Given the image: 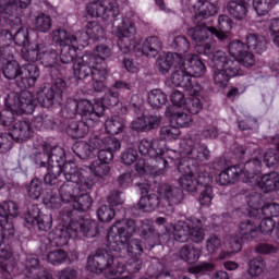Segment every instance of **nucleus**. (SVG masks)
Here are the masks:
<instances>
[{
  "label": "nucleus",
  "instance_id": "nucleus-1",
  "mask_svg": "<svg viewBox=\"0 0 279 279\" xmlns=\"http://www.w3.org/2000/svg\"><path fill=\"white\" fill-rule=\"evenodd\" d=\"M156 226H163L165 232L156 233L154 230V220L144 219L136 225L132 219L117 220L109 229L107 234V248H102L105 254L117 252L118 258L122 265H125L131 274L138 272L143 267V245L141 240L132 239L136 232L144 239L148 248L161 245L172 233L174 241L186 243L189 239L194 243H202L206 233H204V220L192 218L186 221H178L175 225L167 226V219L159 217L155 220Z\"/></svg>",
  "mask_w": 279,
  "mask_h": 279
},
{
  "label": "nucleus",
  "instance_id": "nucleus-2",
  "mask_svg": "<svg viewBox=\"0 0 279 279\" xmlns=\"http://www.w3.org/2000/svg\"><path fill=\"white\" fill-rule=\"evenodd\" d=\"M134 147L138 149L142 158L148 165L150 160L154 173H156V167L158 169H167L169 165L177 167L179 173H181L179 184L183 191L195 193L199 186H203L199 203L202 206H210L213 203V186H210L213 175L206 171L205 166H199V162L210 158V150L206 145L195 144L191 137L183 138L177 153L167 148V143L163 141L144 138Z\"/></svg>",
  "mask_w": 279,
  "mask_h": 279
},
{
  "label": "nucleus",
  "instance_id": "nucleus-3",
  "mask_svg": "<svg viewBox=\"0 0 279 279\" xmlns=\"http://www.w3.org/2000/svg\"><path fill=\"white\" fill-rule=\"evenodd\" d=\"M95 186V180L86 178V170L78 173L77 181H65L57 185L59 195H56V187L47 189L43 198L46 208L58 210L69 204L71 207H63L60 211V222L56 229L48 233L49 247H64L69 244V239H93L99 234L97 222L84 218L75 217V210L86 213L93 206V197L88 194Z\"/></svg>",
  "mask_w": 279,
  "mask_h": 279
},
{
  "label": "nucleus",
  "instance_id": "nucleus-4",
  "mask_svg": "<svg viewBox=\"0 0 279 279\" xmlns=\"http://www.w3.org/2000/svg\"><path fill=\"white\" fill-rule=\"evenodd\" d=\"M245 199L247 208L243 211V215H247L251 219H262L259 227L252 220L241 222L239 225V235L231 238L229 241L231 251H221L218 260H226V258H230L232 254L239 253L243 247V241L256 239L258 232H262V234H270V232H274V228H276L274 217H279L278 203L264 204L265 196L256 191L250 192Z\"/></svg>",
  "mask_w": 279,
  "mask_h": 279
},
{
  "label": "nucleus",
  "instance_id": "nucleus-5",
  "mask_svg": "<svg viewBox=\"0 0 279 279\" xmlns=\"http://www.w3.org/2000/svg\"><path fill=\"white\" fill-rule=\"evenodd\" d=\"M118 252L106 253L104 248H98L95 255H90L87 259V269L92 274H104L107 279H131L132 274L125 264H122L118 256ZM57 279H76L77 270L68 267L60 270L56 275ZM50 279H52L50 277Z\"/></svg>",
  "mask_w": 279,
  "mask_h": 279
},
{
  "label": "nucleus",
  "instance_id": "nucleus-6",
  "mask_svg": "<svg viewBox=\"0 0 279 279\" xmlns=\"http://www.w3.org/2000/svg\"><path fill=\"white\" fill-rule=\"evenodd\" d=\"M84 31L75 34L57 28L52 32L54 43L61 45L63 62H71L77 56V47H88V40H101L106 37V31L97 22H88Z\"/></svg>",
  "mask_w": 279,
  "mask_h": 279
},
{
  "label": "nucleus",
  "instance_id": "nucleus-7",
  "mask_svg": "<svg viewBox=\"0 0 279 279\" xmlns=\"http://www.w3.org/2000/svg\"><path fill=\"white\" fill-rule=\"evenodd\" d=\"M31 3L32 0H0V27H10L11 32L17 29L13 43L22 47V58L24 51H29L32 47L39 45L29 44V31L21 27L23 10H26Z\"/></svg>",
  "mask_w": 279,
  "mask_h": 279
},
{
  "label": "nucleus",
  "instance_id": "nucleus-8",
  "mask_svg": "<svg viewBox=\"0 0 279 279\" xmlns=\"http://www.w3.org/2000/svg\"><path fill=\"white\" fill-rule=\"evenodd\" d=\"M230 32H232V19L228 15H219L218 29L199 24L195 27H191L187 31V36L193 40L194 49L197 53L201 56H210V53L215 51L213 36H216L218 40H226L230 38Z\"/></svg>",
  "mask_w": 279,
  "mask_h": 279
},
{
  "label": "nucleus",
  "instance_id": "nucleus-9",
  "mask_svg": "<svg viewBox=\"0 0 279 279\" xmlns=\"http://www.w3.org/2000/svg\"><path fill=\"white\" fill-rule=\"evenodd\" d=\"M114 36L118 38V47L122 53H130V51H137L147 58H156L162 49V41L157 36H150L145 39L142 47L136 44L134 34H136V26L130 19H123L122 25L113 29Z\"/></svg>",
  "mask_w": 279,
  "mask_h": 279
},
{
  "label": "nucleus",
  "instance_id": "nucleus-10",
  "mask_svg": "<svg viewBox=\"0 0 279 279\" xmlns=\"http://www.w3.org/2000/svg\"><path fill=\"white\" fill-rule=\"evenodd\" d=\"M142 197L137 204L142 213H154L157 208H171L182 204L184 192L180 187H172L169 184L161 183L158 185L156 193L149 191V184H140Z\"/></svg>",
  "mask_w": 279,
  "mask_h": 279
},
{
  "label": "nucleus",
  "instance_id": "nucleus-11",
  "mask_svg": "<svg viewBox=\"0 0 279 279\" xmlns=\"http://www.w3.org/2000/svg\"><path fill=\"white\" fill-rule=\"evenodd\" d=\"M86 171L83 168H78L77 163L73 160L66 161V151L60 146H54L49 149V168L44 178V182L47 186H60V174L63 173L65 182H77L80 180V173Z\"/></svg>",
  "mask_w": 279,
  "mask_h": 279
},
{
  "label": "nucleus",
  "instance_id": "nucleus-12",
  "mask_svg": "<svg viewBox=\"0 0 279 279\" xmlns=\"http://www.w3.org/2000/svg\"><path fill=\"white\" fill-rule=\"evenodd\" d=\"M119 149H121V142L117 137L105 134L95 135L88 142H78L73 146L74 154L82 160L98 156V160L107 165L114 160V151Z\"/></svg>",
  "mask_w": 279,
  "mask_h": 279
},
{
  "label": "nucleus",
  "instance_id": "nucleus-13",
  "mask_svg": "<svg viewBox=\"0 0 279 279\" xmlns=\"http://www.w3.org/2000/svg\"><path fill=\"white\" fill-rule=\"evenodd\" d=\"M180 70L171 74V83L173 86L189 90L191 95L202 93V85L193 77H203L206 75V64L199 59L197 54H186L185 59L182 57Z\"/></svg>",
  "mask_w": 279,
  "mask_h": 279
},
{
  "label": "nucleus",
  "instance_id": "nucleus-14",
  "mask_svg": "<svg viewBox=\"0 0 279 279\" xmlns=\"http://www.w3.org/2000/svg\"><path fill=\"white\" fill-rule=\"evenodd\" d=\"M51 38L57 47L61 48L60 56H58V51L53 48L45 44H39L28 50H24L23 60L26 62H40L43 66L50 69L52 75H60L62 69H66V64H71V61L64 62V60H62V49H64V46L53 39V33H51Z\"/></svg>",
  "mask_w": 279,
  "mask_h": 279
},
{
  "label": "nucleus",
  "instance_id": "nucleus-15",
  "mask_svg": "<svg viewBox=\"0 0 279 279\" xmlns=\"http://www.w3.org/2000/svg\"><path fill=\"white\" fill-rule=\"evenodd\" d=\"M0 69L7 80H16L19 88H32L36 86L38 77H40V70L36 64H25L21 68L19 62L14 60V54H11V58L4 57L0 59Z\"/></svg>",
  "mask_w": 279,
  "mask_h": 279
},
{
  "label": "nucleus",
  "instance_id": "nucleus-16",
  "mask_svg": "<svg viewBox=\"0 0 279 279\" xmlns=\"http://www.w3.org/2000/svg\"><path fill=\"white\" fill-rule=\"evenodd\" d=\"M210 66L214 69L213 80L218 88H226L232 77L243 75V70L239 66V61L228 60V54L221 50H211L209 54Z\"/></svg>",
  "mask_w": 279,
  "mask_h": 279
},
{
  "label": "nucleus",
  "instance_id": "nucleus-17",
  "mask_svg": "<svg viewBox=\"0 0 279 279\" xmlns=\"http://www.w3.org/2000/svg\"><path fill=\"white\" fill-rule=\"evenodd\" d=\"M19 215V205L13 201L4 202L0 205V263H8L14 267V259L12 258V247H1L5 239L14 236V225L10 222V217Z\"/></svg>",
  "mask_w": 279,
  "mask_h": 279
},
{
  "label": "nucleus",
  "instance_id": "nucleus-18",
  "mask_svg": "<svg viewBox=\"0 0 279 279\" xmlns=\"http://www.w3.org/2000/svg\"><path fill=\"white\" fill-rule=\"evenodd\" d=\"M77 51H80V46H76V56L71 60V62H74V77H76V80H86V77H92L93 89L96 93H102V90H106V80L101 78L99 68L93 61L95 58L88 54V52L78 57L80 52Z\"/></svg>",
  "mask_w": 279,
  "mask_h": 279
},
{
  "label": "nucleus",
  "instance_id": "nucleus-19",
  "mask_svg": "<svg viewBox=\"0 0 279 279\" xmlns=\"http://www.w3.org/2000/svg\"><path fill=\"white\" fill-rule=\"evenodd\" d=\"M7 109L0 110V126H8L14 123V114H32L34 102L32 94L24 92L19 95L11 92L4 99Z\"/></svg>",
  "mask_w": 279,
  "mask_h": 279
},
{
  "label": "nucleus",
  "instance_id": "nucleus-20",
  "mask_svg": "<svg viewBox=\"0 0 279 279\" xmlns=\"http://www.w3.org/2000/svg\"><path fill=\"white\" fill-rule=\"evenodd\" d=\"M65 119H73L78 114L82 121L86 123H99L100 117H104V106L95 100L94 105L88 99L75 100L69 98L62 109Z\"/></svg>",
  "mask_w": 279,
  "mask_h": 279
},
{
  "label": "nucleus",
  "instance_id": "nucleus-21",
  "mask_svg": "<svg viewBox=\"0 0 279 279\" xmlns=\"http://www.w3.org/2000/svg\"><path fill=\"white\" fill-rule=\"evenodd\" d=\"M64 90H66V82L61 77H58L52 82L50 87L44 86L40 88L36 94V98L34 97V94L28 90L15 94L21 96L23 93H28L32 96L34 107L31 114H33L34 110H36V104H39L41 108H52L57 104L60 106L62 104V95H64Z\"/></svg>",
  "mask_w": 279,
  "mask_h": 279
},
{
  "label": "nucleus",
  "instance_id": "nucleus-22",
  "mask_svg": "<svg viewBox=\"0 0 279 279\" xmlns=\"http://www.w3.org/2000/svg\"><path fill=\"white\" fill-rule=\"evenodd\" d=\"M133 88L134 83L116 81L105 97L96 99V104L102 106L104 112H106V108H114V106H118L119 108L118 114H128V112H130V108H133L134 112H138L141 107L136 104L123 102V100L119 104V90H132Z\"/></svg>",
  "mask_w": 279,
  "mask_h": 279
},
{
  "label": "nucleus",
  "instance_id": "nucleus-23",
  "mask_svg": "<svg viewBox=\"0 0 279 279\" xmlns=\"http://www.w3.org/2000/svg\"><path fill=\"white\" fill-rule=\"evenodd\" d=\"M20 114L14 113L13 123L8 126L0 125V128H7L8 132L0 133V154H8L12 149V143H22L32 138V130L25 122H16V117Z\"/></svg>",
  "mask_w": 279,
  "mask_h": 279
},
{
  "label": "nucleus",
  "instance_id": "nucleus-24",
  "mask_svg": "<svg viewBox=\"0 0 279 279\" xmlns=\"http://www.w3.org/2000/svg\"><path fill=\"white\" fill-rule=\"evenodd\" d=\"M86 12L92 19L102 17V21H114L120 14L119 4L114 0H95L87 4Z\"/></svg>",
  "mask_w": 279,
  "mask_h": 279
},
{
  "label": "nucleus",
  "instance_id": "nucleus-25",
  "mask_svg": "<svg viewBox=\"0 0 279 279\" xmlns=\"http://www.w3.org/2000/svg\"><path fill=\"white\" fill-rule=\"evenodd\" d=\"M229 54L230 58L227 56V60H231L232 62H238V66L241 68V64L243 66L250 68L254 66L256 64V59L254 58V53L250 52L246 48V46L243 45V43L239 39L232 40L229 44Z\"/></svg>",
  "mask_w": 279,
  "mask_h": 279
},
{
  "label": "nucleus",
  "instance_id": "nucleus-26",
  "mask_svg": "<svg viewBox=\"0 0 279 279\" xmlns=\"http://www.w3.org/2000/svg\"><path fill=\"white\" fill-rule=\"evenodd\" d=\"M120 160L123 165H134V162H136L135 171L137 175L154 173V166H150L149 162H147V159L138 157V151L134 145L128 147L121 154Z\"/></svg>",
  "mask_w": 279,
  "mask_h": 279
},
{
  "label": "nucleus",
  "instance_id": "nucleus-27",
  "mask_svg": "<svg viewBox=\"0 0 279 279\" xmlns=\"http://www.w3.org/2000/svg\"><path fill=\"white\" fill-rule=\"evenodd\" d=\"M247 173H250V170L245 168V165L244 168L243 166H232L220 172L216 178V182H218L220 186H228V184H234V182L239 181L247 184V182H250Z\"/></svg>",
  "mask_w": 279,
  "mask_h": 279
},
{
  "label": "nucleus",
  "instance_id": "nucleus-28",
  "mask_svg": "<svg viewBox=\"0 0 279 279\" xmlns=\"http://www.w3.org/2000/svg\"><path fill=\"white\" fill-rule=\"evenodd\" d=\"M25 221L28 226H36L41 232H49L53 223L51 215L40 213L38 205H33L25 215Z\"/></svg>",
  "mask_w": 279,
  "mask_h": 279
},
{
  "label": "nucleus",
  "instance_id": "nucleus-29",
  "mask_svg": "<svg viewBox=\"0 0 279 279\" xmlns=\"http://www.w3.org/2000/svg\"><path fill=\"white\" fill-rule=\"evenodd\" d=\"M93 57V62L99 68V75L101 80H107L108 77V63L106 62L108 58H112V49L106 44L97 45L93 53H89Z\"/></svg>",
  "mask_w": 279,
  "mask_h": 279
},
{
  "label": "nucleus",
  "instance_id": "nucleus-30",
  "mask_svg": "<svg viewBox=\"0 0 279 279\" xmlns=\"http://www.w3.org/2000/svg\"><path fill=\"white\" fill-rule=\"evenodd\" d=\"M162 123V117L156 114H145L137 117L131 122V129L135 132H151V130H158Z\"/></svg>",
  "mask_w": 279,
  "mask_h": 279
},
{
  "label": "nucleus",
  "instance_id": "nucleus-31",
  "mask_svg": "<svg viewBox=\"0 0 279 279\" xmlns=\"http://www.w3.org/2000/svg\"><path fill=\"white\" fill-rule=\"evenodd\" d=\"M180 65H182V57L178 53L168 52L165 57H159L157 60V66L162 75H167L171 69L174 70L173 73L180 71Z\"/></svg>",
  "mask_w": 279,
  "mask_h": 279
},
{
  "label": "nucleus",
  "instance_id": "nucleus-32",
  "mask_svg": "<svg viewBox=\"0 0 279 279\" xmlns=\"http://www.w3.org/2000/svg\"><path fill=\"white\" fill-rule=\"evenodd\" d=\"M14 35L10 29L0 31V60L12 58L14 54Z\"/></svg>",
  "mask_w": 279,
  "mask_h": 279
},
{
  "label": "nucleus",
  "instance_id": "nucleus-33",
  "mask_svg": "<svg viewBox=\"0 0 279 279\" xmlns=\"http://www.w3.org/2000/svg\"><path fill=\"white\" fill-rule=\"evenodd\" d=\"M95 123H88L86 121H72L69 123L66 128V134L71 136V138L78 140L85 138L88 135L90 128H94Z\"/></svg>",
  "mask_w": 279,
  "mask_h": 279
},
{
  "label": "nucleus",
  "instance_id": "nucleus-34",
  "mask_svg": "<svg viewBox=\"0 0 279 279\" xmlns=\"http://www.w3.org/2000/svg\"><path fill=\"white\" fill-rule=\"evenodd\" d=\"M46 260L51 265H62V263H73L77 260V252H73L71 257L62 248L50 250L46 254Z\"/></svg>",
  "mask_w": 279,
  "mask_h": 279
},
{
  "label": "nucleus",
  "instance_id": "nucleus-35",
  "mask_svg": "<svg viewBox=\"0 0 279 279\" xmlns=\"http://www.w3.org/2000/svg\"><path fill=\"white\" fill-rule=\"evenodd\" d=\"M227 12L235 21L247 19V2L244 0H231L227 4Z\"/></svg>",
  "mask_w": 279,
  "mask_h": 279
},
{
  "label": "nucleus",
  "instance_id": "nucleus-36",
  "mask_svg": "<svg viewBox=\"0 0 279 279\" xmlns=\"http://www.w3.org/2000/svg\"><path fill=\"white\" fill-rule=\"evenodd\" d=\"M272 143L276 145L277 149L270 148L263 156L253 158V160H260L266 167H279V135L275 136Z\"/></svg>",
  "mask_w": 279,
  "mask_h": 279
},
{
  "label": "nucleus",
  "instance_id": "nucleus-37",
  "mask_svg": "<svg viewBox=\"0 0 279 279\" xmlns=\"http://www.w3.org/2000/svg\"><path fill=\"white\" fill-rule=\"evenodd\" d=\"M167 117L170 119V123L172 125H177L178 128H190L193 123V116L191 113H185L182 111L171 112V109H167Z\"/></svg>",
  "mask_w": 279,
  "mask_h": 279
},
{
  "label": "nucleus",
  "instance_id": "nucleus-38",
  "mask_svg": "<svg viewBox=\"0 0 279 279\" xmlns=\"http://www.w3.org/2000/svg\"><path fill=\"white\" fill-rule=\"evenodd\" d=\"M246 43V51L250 49L255 53H264L267 51V39L265 37L257 34H248L245 39Z\"/></svg>",
  "mask_w": 279,
  "mask_h": 279
},
{
  "label": "nucleus",
  "instance_id": "nucleus-39",
  "mask_svg": "<svg viewBox=\"0 0 279 279\" xmlns=\"http://www.w3.org/2000/svg\"><path fill=\"white\" fill-rule=\"evenodd\" d=\"M105 129L108 134L112 136L121 134L125 130V119L121 116H112L105 122Z\"/></svg>",
  "mask_w": 279,
  "mask_h": 279
},
{
  "label": "nucleus",
  "instance_id": "nucleus-40",
  "mask_svg": "<svg viewBox=\"0 0 279 279\" xmlns=\"http://www.w3.org/2000/svg\"><path fill=\"white\" fill-rule=\"evenodd\" d=\"M86 169H89L90 173H93L94 178H97V180H105V178L110 175V166L99 159L94 160Z\"/></svg>",
  "mask_w": 279,
  "mask_h": 279
},
{
  "label": "nucleus",
  "instance_id": "nucleus-41",
  "mask_svg": "<svg viewBox=\"0 0 279 279\" xmlns=\"http://www.w3.org/2000/svg\"><path fill=\"white\" fill-rule=\"evenodd\" d=\"M185 92L187 95H190V97L185 99L183 109L190 112V114H198L202 111V100L199 99V94L202 92L195 94H191L190 90Z\"/></svg>",
  "mask_w": 279,
  "mask_h": 279
},
{
  "label": "nucleus",
  "instance_id": "nucleus-42",
  "mask_svg": "<svg viewBox=\"0 0 279 279\" xmlns=\"http://www.w3.org/2000/svg\"><path fill=\"white\" fill-rule=\"evenodd\" d=\"M201 256L202 251L195 248L193 245H184L180 251V258L190 265L197 263Z\"/></svg>",
  "mask_w": 279,
  "mask_h": 279
},
{
  "label": "nucleus",
  "instance_id": "nucleus-43",
  "mask_svg": "<svg viewBox=\"0 0 279 279\" xmlns=\"http://www.w3.org/2000/svg\"><path fill=\"white\" fill-rule=\"evenodd\" d=\"M167 101V94L160 89H153L148 94V104L151 108H162Z\"/></svg>",
  "mask_w": 279,
  "mask_h": 279
},
{
  "label": "nucleus",
  "instance_id": "nucleus-44",
  "mask_svg": "<svg viewBox=\"0 0 279 279\" xmlns=\"http://www.w3.org/2000/svg\"><path fill=\"white\" fill-rule=\"evenodd\" d=\"M160 138L159 141H178L180 138V134L182 132L180 131V128L173 126V125H166L160 129Z\"/></svg>",
  "mask_w": 279,
  "mask_h": 279
},
{
  "label": "nucleus",
  "instance_id": "nucleus-45",
  "mask_svg": "<svg viewBox=\"0 0 279 279\" xmlns=\"http://www.w3.org/2000/svg\"><path fill=\"white\" fill-rule=\"evenodd\" d=\"M276 7V0H253V8L258 16L269 14V10Z\"/></svg>",
  "mask_w": 279,
  "mask_h": 279
},
{
  "label": "nucleus",
  "instance_id": "nucleus-46",
  "mask_svg": "<svg viewBox=\"0 0 279 279\" xmlns=\"http://www.w3.org/2000/svg\"><path fill=\"white\" fill-rule=\"evenodd\" d=\"M51 149V145L48 143L43 144V151L35 153L34 160L36 165L39 167H47V171L49 172V150Z\"/></svg>",
  "mask_w": 279,
  "mask_h": 279
},
{
  "label": "nucleus",
  "instance_id": "nucleus-47",
  "mask_svg": "<svg viewBox=\"0 0 279 279\" xmlns=\"http://www.w3.org/2000/svg\"><path fill=\"white\" fill-rule=\"evenodd\" d=\"M26 191L29 199H39L43 195V181L38 178L33 179L26 186Z\"/></svg>",
  "mask_w": 279,
  "mask_h": 279
},
{
  "label": "nucleus",
  "instance_id": "nucleus-48",
  "mask_svg": "<svg viewBox=\"0 0 279 279\" xmlns=\"http://www.w3.org/2000/svg\"><path fill=\"white\" fill-rule=\"evenodd\" d=\"M265 271V259L263 257L253 258L248 263V275L258 278Z\"/></svg>",
  "mask_w": 279,
  "mask_h": 279
},
{
  "label": "nucleus",
  "instance_id": "nucleus-49",
  "mask_svg": "<svg viewBox=\"0 0 279 279\" xmlns=\"http://www.w3.org/2000/svg\"><path fill=\"white\" fill-rule=\"evenodd\" d=\"M36 32L47 34L51 29V16L45 13H40L35 20Z\"/></svg>",
  "mask_w": 279,
  "mask_h": 279
},
{
  "label": "nucleus",
  "instance_id": "nucleus-50",
  "mask_svg": "<svg viewBox=\"0 0 279 279\" xmlns=\"http://www.w3.org/2000/svg\"><path fill=\"white\" fill-rule=\"evenodd\" d=\"M117 214L114 213V209L111 206L102 205L97 210V217L99 221H102V223H108L111 220L114 219V216Z\"/></svg>",
  "mask_w": 279,
  "mask_h": 279
},
{
  "label": "nucleus",
  "instance_id": "nucleus-51",
  "mask_svg": "<svg viewBox=\"0 0 279 279\" xmlns=\"http://www.w3.org/2000/svg\"><path fill=\"white\" fill-rule=\"evenodd\" d=\"M172 47L174 49H177V51H179L178 56H180L182 58V54L186 53V51H189V47H191V45L189 44V39H186V37L177 36L173 39Z\"/></svg>",
  "mask_w": 279,
  "mask_h": 279
},
{
  "label": "nucleus",
  "instance_id": "nucleus-52",
  "mask_svg": "<svg viewBox=\"0 0 279 279\" xmlns=\"http://www.w3.org/2000/svg\"><path fill=\"white\" fill-rule=\"evenodd\" d=\"M214 270L215 264L208 262H202L189 268L190 274H206Z\"/></svg>",
  "mask_w": 279,
  "mask_h": 279
},
{
  "label": "nucleus",
  "instance_id": "nucleus-53",
  "mask_svg": "<svg viewBox=\"0 0 279 279\" xmlns=\"http://www.w3.org/2000/svg\"><path fill=\"white\" fill-rule=\"evenodd\" d=\"M17 123H25L28 125L31 130V136L34 134V130H43L45 125V118L43 116H37L34 119H32V122L27 120L19 121Z\"/></svg>",
  "mask_w": 279,
  "mask_h": 279
},
{
  "label": "nucleus",
  "instance_id": "nucleus-54",
  "mask_svg": "<svg viewBox=\"0 0 279 279\" xmlns=\"http://www.w3.org/2000/svg\"><path fill=\"white\" fill-rule=\"evenodd\" d=\"M170 101L177 108H184V104L186 102V98H185V96L182 92L175 89L170 95Z\"/></svg>",
  "mask_w": 279,
  "mask_h": 279
},
{
  "label": "nucleus",
  "instance_id": "nucleus-55",
  "mask_svg": "<svg viewBox=\"0 0 279 279\" xmlns=\"http://www.w3.org/2000/svg\"><path fill=\"white\" fill-rule=\"evenodd\" d=\"M279 244L277 246L267 244V243H259L255 246V252L257 254H278Z\"/></svg>",
  "mask_w": 279,
  "mask_h": 279
},
{
  "label": "nucleus",
  "instance_id": "nucleus-56",
  "mask_svg": "<svg viewBox=\"0 0 279 279\" xmlns=\"http://www.w3.org/2000/svg\"><path fill=\"white\" fill-rule=\"evenodd\" d=\"M219 247H221V240L218 236L211 235L207 239L206 250L209 254H215Z\"/></svg>",
  "mask_w": 279,
  "mask_h": 279
},
{
  "label": "nucleus",
  "instance_id": "nucleus-57",
  "mask_svg": "<svg viewBox=\"0 0 279 279\" xmlns=\"http://www.w3.org/2000/svg\"><path fill=\"white\" fill-rule=\"evenodd\" d=\"M269 29L275 45L279 47V19H272L269 23Z\"/></svg>",
  "mask_w": 279,
  "mask_h": 279
},
{
  "label": "nucleus",
  "instance_id": "nucleus-58",
  "mask_svg": "<svg viewBox=\"0 0 279 279\" xmlns=\"http://www.w3.org/2000/svg\"><path fill=\"white\" fill-rule=\"evenodd\" d=\"M204 130L201 133V136L203 138H217V135L219 134V131L217 130V126L213 124L204 125Z\"/></svg>",
  "mask_w": 279,
  "mask_h": 279
},
{
  "label": "nucleus",
  "instance_id": "nucleus-59",
  "mask_svg": "<svg viewBox=\"0 0 279 279\" xmlns=\"http://www.w3.org/2000/svg\"><path fill=\"white\" fill-rule=\"evenodd\" d=\"M118 182L121 189H128V186H132V182H134V174H132V172L123 173L119 177Z\"/></svg>",
  "mask_w": 279,
  "mask_h": 279
},
{
  "label": "nucleus",
  "instance_id": "nucleus-60",
  "mask_svg": "<svg viewBox=\"0 0 279 279\" xmlns=\"http://www.w3.org/2000/svg\"><path fill=\"white\" fill-rule=\"evenodd\" d=\"M124 69L128 71V73H138L141 71V66L138 63L134 62L132 59L125 58L123 61Z\"/></svg>",
  "mask_w": 279,
  "mask_h": 279
},
{
  "label": "nucleus",
  "instance_id": "nucleus-61",
  "mask_svg": "<svg viewBox=\"0 0 279 279\" xmlns=\"http://www.w3.org/2000/svg\"><path fill=\"white\" fill-rule=\"evenodd\" d=\"M108 202L111 206H121V204H123V198H121V192H111V194L108 197Z\"/></svg>",
  "mask_w": 279,
  "mask_h": 279
},
{
  "label": "nucleus",
  "instance_id": "nucleus-62",
  "mask_svg": "<svg viewBox=\"0 0 279 279\" xmlns=\"http://www.w3.org/2000/svg\"><path fill=\"white\" fill-rule=\"evenodd\" d=\"M223 267L228 271H234L235 269H239V264L235 262L228 260V262H225Z\"/></svg>",
  "mask_w": 279,
  "mask_h": 279
},
{
  "label": "nucleus",
  "instance_id": "nucleus-63",
  "mask_svg": "<svg viewBox=\"0 0 279 279\" xmlns=\"http://www.w3.org/2000/svg\"><path fill=\"white\" fill-rule=\"evenodd\" d=\"M228 214H225L222 216H213V219L215 221V223L211 225V228H215V226H219V223H221V221H223V219H227L228 221Z\"/></svg>",
  "mask_w": 279,
  "mask_h": 279
},
{
  "label": "nucleus",
  "instance_id": "nucleus-64",
  "mask_svg": "<svg viewBox=\"0 0 279 279\" xmlns=\"http://www.w3.org/2000/svg\"><path fill=\"white\" fill-rule=\"evenodd\" d=\"M213 279H230V276L228 272L220 270L213 277Z\"/></svg>",
  "mask_w": 279,
  "mask_h": 279
}]
</instances>
